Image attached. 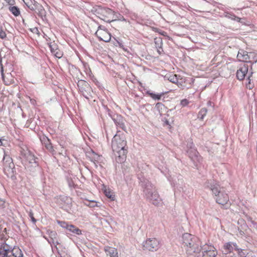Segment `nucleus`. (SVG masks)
I'll return each instance as SVG.
<instances>
[{
  "instance_id": "28",
  "label": "nucleus",
  "mask_w": 257,
  "mask_h": 257,
  "mask_svg": "<svg viewBox=\"0 0 257 257\" xmlns=\"http://www.w3.org/2000/svg\"><path fill=\"white\" fill-rule=\"evenodd\" d=\"M207 110L205 108H202L198 113V118L201 120H203L204 117L206 115Z\"/></svg>"
},
{
  "instance_id": "46",
  "label": "nucleus",
  "mask_w": 257,
  "mask_h": 257,
  "mask_svg": "<svg viewBox=\"0 0 257 257\" xmlns=\"http://www.w3.org/2000/svg\"><path fill=\"white\" fill-rule=\"evenodd\" d=\"M68 183L70 187H71L74 186V183L72 180H69V179H68Z\"/></svg>"
},
{
  "instance_id": "27",
  "label": "nucleus",
  "mask_w": 257,
  "mask_h": 257,
  "mask_svg": "<svg viewBox=\"0 0 257 257\" xmlns=\"http://www.w3.org/2000/svg\"><path fill=\"white\" fill-rule=\"evenodd\" d=\"M174 186L177 188H182V185L183 183V180L182 178L178 179L177 181L175 178L172 180Z\"/></svg>"
},
{
  "instance_id": "41",
  "label": "nucleus",
  "mask_w": 257,
  "mask_h": 257,
  "mask_svg": "<svg viewBox=\"0 0 257 257\" xmlns=\"http://www.w3.org/2000/svg\"><path fill=\"white\" fill-rule=\"evenodd\" d=\"M180 103L182 106H185L189 103V101L187 99H184L181 101Z\"/></svg>"
},
{
  "instance_id": "22",
  "label": "nucleus",
  "mask_w": 257,
  "mask_h": 257,
  "mask_svg": "<svg viewBox=\"0 0 257 257\" xmlns=\"http://www.w3.org/2000/svg\"><path fill=\"white\" fill-rule=\"evenodd\" d=\"M113 119L116 125L119 126L123 130L125 131V126L121 116L117 115L116 118H114Z\"/></svg>"
},
{
  "instance_id": "35",
  "label": "nucleus",
  "mask_w": 257,
  "mask_h": 257,
  "mask_svg": "<svg viewBox=\"0 0 257 257\" xmlns=\"http://www.w3.org/2000/svg\"><path fill=\"white\" fill-rule=\"evenodd\" d=\"M79 90L82 93L83 95L87 98L86 95L90 92V90H87L86 88H84V87H83V88H80Z\"/></svg>"
},
{
  "instance_id": "24",
  "label": "nucleus",
  "mask_w": 257,
  "mask_h": 257,
  "mask_svg": "<svg viewBox=\"0 0 257 257\" xmlns=\"http://www.w3.org/2000/svg\"><path fill=\"white\" fill-rule=\"evenodd\" d=\"M147 93L154 100H160L162 96L164 94V93H162L161 94H156L153 92H151L150 91H148Z\"/></svg>"
},
{
  "instance_id": "55",
  "label": "nucleus",
  "mask_w": 257,
  "mask_h": 257,
  "mask_svg": "<svg viewBox=\"0 0 257 257\" xmlns=\"http://www.w3.org/2000/svg\"><path fill=\"white\" fill-rule=\"evenodd\" d=\"M208 104L210 105H211V102L210 101H208Z\"/></svg>"
},
{
  "instance_id": "19",
  "label": "nucleus",
  "mask_w": 257,
  "mask_h": 257,
  "mask_svg": "<svg viewBox=\"0 0 257 257\" xmlns=\"http://www.w3.org/2000/svg\"><path fill=\"white\" fill-rule=\"evenodd\" d=\"M237 57L239 61L243 62H247L249 59L248 53L243 50H239Z\"/></svg>"
},
{
  "instance_id": "5",
  "label": "nucleus",
  "mask_w": 257,
  "mask_h": 257,
  "mask_svg": "<svg viewBox=\"0 0 257 257\" xmlns=\"http://www.w3.org/2000/svg\"><path fill=\"white\" fill-rule=\"evenodd\" d=\"M202 246L200 245V241L198 240L190 245L186 247L185 249L187 254L191 257H198V254L202 250Z\"/></svg>"
},
{
  "instance_id": "20",
  "label": "nucleus",
  "mask_w": 257,
  "mask_h": 257,
  "mask_svg": "<svg viewBox=\"0 0 257 257\" xmlns=\"http://www.w3.org/2000/svg\"><path fill=\"white\" fill-rule=\"evenodd\" d=\"M104 250L106 254L110 257H118V252L115 248L107 246L105 247Z\"/></svg>"
},
{
  "instance_id": "50",
  "label": "nucleus",
  "mask_w": 257,
  "mask_h": 257,
  "mask_svg": "<svg viewBox=\"0 0 257 257\" xmlns=\"http://www.w3.org/2000/svg\"><path fill=\"white\" fill-rule=\"evenodd\" d=\"M1 72H2V76L3 77H4V72H3L4 70H3V67H1Z\"/></svg>"
},
{
  "instance_id": "25",
  "label": "nucleus",
  "mask_w": 257,
  "mask_h": 257,
  "mask_svg": "<svg viewBox=\"0 0 257 257\" xmlns=\"http://www.w3.org/2000/svg\"><path fill=\"white\" fill-rule=\"evenodd\" d=\"M0 250H3L7 252H13V249H12V247L8 245L7 243L4 242L0 246Z\"/></svg>"
},
{
  "instance_id": "37",
  "label": "nucleus",
  "mask_w": 257,
  "mask_h": 257,
  "mask_svg": "<svg viewBox=\"0 0 257 257\" xmlns=\"http://www.w3.org/2000/svg\"><path fill=\"white\" fill-rule=\"evenodd\" d=\"M20 253H23V252L20 249L18 248V249H15V252H14V251L12 252V254L15 257H18V256L21 255Z\"/></svg>"
},
{
  "instance_id": "48",
  "label": "nucleus",
  "mask_w": 257,
  "mask_h": 257,
  "mask_svg": "<svg viewBox=\"0 0 257 257\" xmlns=\"http://www.w3.org/2000/svg\"><path fill=\"white\" fill-rule=\"evenodd\" d=\"M222 257H233V255H227V254H223Z\"/></svg>"
},
{
  "instance_id": "4",
  "label": "nucleus",
  "mask_w": 257,
  "mask_h": 257,
  "mask_svg": "<svg viewBox=\"0 0 257 257\" xmlns=\"http://www.w3.org/2000/svg\"><path fill=\"white\" fill-rule=\"evenodd\" d=\"M91 12L101 20L107 23H110L116 20L114 12L108 8L96 6L92 8Z\"/></svg>"
},
{
  "instance_id": "30",
  "label": "nucleus",
  "mask_w": 257,
  "mask_h": 257,
  "mask_svg": "<svg viewBox=\"0 0 257 257\" xmlns=\"http://www.w3.org/2000/svg\"><path fill=\"white\" fill-rule=\"evenodd\" d=\"M10 11L15 16H18L20 14L19 9L16 7H10Z\"/></svg>"
},
{
  "instance_id": "2",
  "label": "nucleus",
  "mask_w": 257,
  "mask_h": 257,
  "mask_svg": "<svg viewBox=\"0 0 257 257\" xmlns=\"http://www.w3.org/2000/svg\"><path fill=\"white\" fill-rule=\"evenodd\" d=\"M141 186L146 199L153 205H159L162 200L156 187L149 180L145 179L141 180Z\"/></svg>"
},
{
  "instance_id": "34",
  "label": "nucleus",
  "mask_w": 257,
  "mask_h": 257,
  "mask_svg": "<svg viewBox=\"0 0 257 257\" xmlns=\"http://www.w3.org/2000/svg\"><path fill=\"white\" fill-rule=\"evenodd\" d=\"M57 203H59L60 205L62 204L61 202H69V199L66 196H60L58 198H57Z\"/></svg>"
},
{
  "instance_id": "43",
  "label": "nucleus",
  "mask_w": 257,
  "mask_h": 257,
  "mask_svg": "<svg viewBox=\"0 0 257 257\" xmlns=\"http://www.w3.org/2000/svg\"><path fill=\"white\" fill-rule=\"evenodd\" d=\"M231 19L233 20L234 21L239 22L240 20V18L237 17L235 16L234 15H231L229 17Z\"/></svg>"
},
{
  "instance_id": "33",
  "label": "nucleus",
  "mask_w": 257,
  "mask_h": 257,
  "mask_svg": "<svg viewBox=\"0 0 257 257\" xmlns=\"http://www.w3.org/2000/svg\"><path fill=\"white\" fill-rule=\"evenodd\" d=\"M49 47L52 53L55 52V51L58 49V46L55 43H50L49 44Z\"/></svg>"
},
{
  "instance_id": "39",
  "label": "nucleus",
  "mask_w": 257,
  "mask_h": 257,
  "mask_svg": "<svg viewBox=\"0 0 257 257\" xmlns=\"http://www.w3.org/2000/svg\"><path fill=\"white\" fill-rule=\"evenodd\" d=\"M235 249L238 251V254L240 257H244V256H245V253L243 252L241 249L236 247Z\"/></svg>"
},
{
  "instance_id": "13",
  "label": "nucleus",
  "mask_w": 257,
  "mask_h": 257,
  "mask_svg": "<svg viewBox=\"0 0 257 257\" xmlns=\"http://www.w3.org/2000/svg\"><path fill=\"white\" fill-rule=\"evenodd\" d=\"M248 70V66L244 64L240 66L236 72V77L239 80H242L247 75Z\"/></svg>"
},
{
  "instance_id": "31",
  "label": "nucleus",
  "mask_w": 257,
  "mask_h": 257,
  "mask_svg": "<svg viewBox=\"0 0 257 257\" xmlns=\"http://www.w3.org/2000/svg\"><path fill=\"white\" fill-rule=\"evenodd\" d=\"M46 139L47 140V143L45 144L46 148L50 152H53L54 151V150L52 144L50 143L49 140L47 138H46Z\"/></svg>"
},
{
  "instance_id": "53",
  "label": "nucleus",
  "mask_w": 257,
  "mask_h": 257,
  "mask_svg": "<svg viewBox=\"0 0 257 257\" xmlns=\"http://www.w3.org/2000/svg\"><path fill=\"white\" fill-rule=\"evenodd\" d=\"M162 105V103H159V102L157 103L156 104V106H159V105Z\"/></svg>"
},
{
  "instance_id": "38",
  "label": "nucleus",
  "mask_w": 257,
  "mask_h": 257,
  "mask_svg": "<svg viewBox=\"0 0 257 257\" xmlns=\"http://www.w3.org/2000/svg\"><path fill=\"white\" fill-rule=\"evenodd\" d=\"M10 252L0 250V256L1 257H11L10 255H9Z\"/></svg>"
},
{
  "instance_id": "47",
  "label": "nucleus",
  "mask_w": 257,
  "mask_h": 257,
  "mask_svg": "<svg viewBox=\"0 0 257 257\" xmlns=\"http://www.w3.org/2000/svg\"><path fill=\"white\" fill-rule=\"evenodd\" d=\"M252 73L251 72V74H249V75L248 76V77H247V80H248V85H249L248 87H250L249 85H250V77L251 76Z\"/></svg>"
},
{
  "instance_id": "17",
  "label": "nucleus",
  "mask_w": 257,
  "mask_h": 257,
  "mask_svg": "<svg viewBox=\"0 0 257 257\" xmlns=\"http://www.w3.org/2000/svg\"><path fill=\"white\" fill-rule=\"evenodd\" d=\"M87 156L90 158V161L94 164L95 166L97 167V163L100 161L101 157L92 151L91 152L88 153Z\"/></svg>"
},
{
  "instance_id": "7",
  "label": "nucleus",
  "mask_w": 257,
  "mask_h": 257,
  "mask_svg": "<svg viewBox=\"0 0 257 257\" xmlns=\"http://www.w3.org/2000/svg\"><path fill=\"white\" fill-rule=\"evenodd\" d=\"M202 257H216L217 250L212 245L205 244L202 246Z\"/></svg>"
},
{
  "instance_id": "44",
  "label": "nucleus",
  "mask_w": 257,
  "mask_h": 257,
  "mask_svg": "<svg viewBox=\"0 0 257 257\" xmlns=\"http://www.w3.org/2000/svg\"><path fill=\"white\" fill-rule=\"evenodd\" d=\"M29 215L30 216V217L31 218L32 221L34 222V223H35L36 222V219L34 218V216H33V213L32 212H29Z\"/></svg>"
},
{
  "instance_id": "10",
  "label": "nucleus",
  "mask_w": 257,
  "mask_h": 257,
  "mask_svg": "<svg viewBox=\"0 0 257 257\" xmlns=\"http://www.w3.org/2000/svg\"><path fill=\"white\" fill-rule=\"evenodd\" d=\"M21 156L26 162H28L30 164H36L37 163L34 155L28 149H22Z\"/></svg>"
},
{
  "instance_id": "29",
  "label": "nucleus",
  "mask_w": 257,
  "mask_h": 257,
  "mask_svg": "<svg viewBox=\"0 0 257 257\" xmlns=\"http://www.w3.org/2000/svg\"><path fill=\"white\" fill-rule=\"evenodd\" d=\"M168 80L173 83H178L177 75L176 74H172L169 76H166Z\"/></svg>"
},
{
  "instance_id": "12",
  "label": "nucleus",
  "mask_w": 257,
  "mask_h": 257,
  "mask_svg": "<svg viewBox=\"0 0 257 257\" xmlns=\"http://www.w3.org/2000/svg\"><path fill=\"white\" fill-rule=\"evenodd\" d=\"M95 35L100 40L105 42H109L111 39L110 34L105 30H97L95 33Z\"/></svg>"
},
{
  "instance_id": "9",
  "label": "nucleus",
  "mask_w": 257,
  "mask_h": 257,
  "mask_svg": "<svg viewBox=\"0 0 257 257\" xmlns=\"http://www.w3.org/2000/svg\"><path fill=\"white\" fill-rule=\"evenodd\" d=\"M144 246L150 251H156L160 246V241L155 238H149L146 241Z\"/></svg>"
},
{
  "instance_id": "14",
  "label": "nucleus",
  "mask_w": 257,
  "mask_h": 257,
  "mask_svg": "<svg viewBox=\"0 0 257 257\" xmlns=\"http://www.w3.org/2000/svg\"><path fill=\"white\" fill-rule=\"evenodd\" d=\"M32 11H34L43 21L46 20V12L41 4L37 3Z\"/></svg>"
},
{
  "instance_id": "18",
  "label": "nucleus",
  "mask_w": 257,
  "mask_h": 257,
  "mask_svg": "<svg viewBox=\"0 0 257 257\" xmlns=\"http://www.w3.org/2000/svg\"><path fill=\"white\" fill-rule=\"evenodd\" d=\"M233 246L235 247V248L237 247L235 244H233L231 242L225 243L222 248V254L231 253L233 250Z\"/></svg>"
},
{
  "instance_id": "32",
  "label": "nucleus",
  "mask_w": 257,
  "mask_h": 257,
  "mask_svg": "<svg viewBox=\"0 0 257 257\" xmlns=\"http://www.w3.org/2000/svg\"><path fill=\"white\" fill-rule=\"evenodd\" d=\"M104 193L106 196H107L108 198L110 199L111 200H114V195L109 190H105L104 191Z\"/></svg>"
},
{
  "instance_id": "26",
  "label": "nucleus",
  "mask_w": 257,
  "mask_h": 257,
  "mask_svg": "<svg viewBox=\"0 0 257 257\" xmlns=\"http://www.w3.org/2000/svg\"><path fill=\"white\" fill-rule=\"evenodd\" d=\"M77 85L79 89L83 88V87H84V88H86L87 90H90L89 84L85 81L82 80L78 81Z\"/></svg>"
},
{
  "instance_id": "40",
  "label": "nucleus",
  "mask_w": 257,
  "mask_h": 257,
  "mask_svg": "<svg viewBox=\"0 0 257 257\" xmlns=\"http://www.w3.org/2000/svg\"><path fill=\"white\" fill-rule=\"evenodd\" d=\"M6 32L3 30L2 27H0V38L3 39L6 37Z\"/></svg>"
},
{
  "instance_id": "6",
  "label": "nucleus",
  "mask_w": 257,
  "mask_h": 257,
  "mask_svg": "<svg viewBox=\"0 0 257 257\" xmlns=\"http://www.w3.org/2000/svg\"><path fill=\"white\" fill-rule=\"evenodd\" d=\"M4 170L5 172L8 174H11L14 173V164L12 159L9 156L5 154L3 158Z\"/></svg>"
},
{
  "instance_id": "16",
  "label": "nucleus",
  "mask_w": 257,
  "mask_h": 257,
  "mask_svg": "<svg viewBox=\"0 0 257 257\" xmlns=\"http://www.w3.org/2000/svg\"><path fill=\"white\" fill-rule=\"evenodd\" d=\"M193 144L192 142L187 145V147L190 148L187 153L189 157L193 161H195V158L198 157V153L195 149L193 148Z\"/></svg>"
},
{
  "instance_id": "49",
  "label": "nucleus",
  "mask_w": 257,
  "mask_h": 257,
  "mask_svg": "<svg viewBox=\"0 0 257 257\" xmlns=\"http://www.w3.org/2000/svg\"><path fill=\"white\" fill-rule=\"evenodd\" d=\"M104 28V27L102 26H99L98 27V30H99V31H101L102 30H104L103 28Z\"/></svg>"
},
{
  "instance_id": "11",
  "label": "nucleus",
  "mask_w": 257,
  "mask_h": 257,
  "mask_svg": "<svg viewBox=\"0 0 257 257\" xmlns=\"http://www.w3.org/2000/svg\"><path fill=\"white\" fill-rule=\"evenodd\" d=\"M198 240V238L188 233L183 234L182 236L183 244L185 248Z\"/></svg>"
},
{
  "instance_id": "42",
  "label": "nucleus",
  "mask_w": 257,
  "mask_h": 257,
  "mask_svg": "<svg viewBox=\"0 0 257 257\" xmlns=\"http://www.w3.org/2000/svg\"><path fill=\"white\" fill-rule=\"evenodd\" d=\"M88 205L90 207H94L95 206H98L97 203L93 201L90 202Z\"/></svg>"
},
{
  "instance_id": "15",
  "label": "nucleus",
  "mask_w": 257,
  "mask_h": 257,
  "mask_svg": "<svg viewBox=\"0 0 257 257\" xmlns=\"http://www.w3.org/2000/svg\"><path fill=\"white\" fill-rule=\"evenodd\" d=\"M47 233L50 237V240H48L50 243L52 242L55 246L59 243L57 238V234L55 231L48 230Z\"/></svg>"
},
{
  "instance_id": "23",
  "label": "nucleus",
  "mask_w": 257,
  "mask_h": 257,
  "mask_svg": "<svg viewBox=\"0 0 257 257\" xmlns=\"http://www.w3.org/2000/svg\"><path fill=\"white\" fill-rule=\"evenodd\" d=\"M25 5L31 10H33L36 4L38 3L35 0H23Z\"/></svg>"
},
{
  "instance_id": "51",
  "label": "nucleus",
  "mask_w": 257,
  "mask_h": 257,
  "mask_svg": "<svg viewBox=\"0 0 257 257\" xmlns=\"http://www.w3.org/2000/svg\"><path fill=\"white\" fill-rule=\"evenodd\" d=\"M179 87H183V85L178 81V83H176Z\"/></svg>"
},
{
  "instance_id": "45",
  "label": "nucleus",
  "mask_w": 257,
  "mask_h": 257,
  "mask_svg": "<svg viewBox=\"0 0 257 257\" xmlns=\"http://www.w3.org/2000/svg\"><path fill=\"white\" fill-rule=\"evenodd\" d=\"M244 257H255L252 252H249L246 254Z\"/></svg>"
},
{
  "instance_id": "54",
  "label": "nucleus",
  "mask_w": 257,
  "mask_h": 257,
  "mask_svg": "<svg viewBox=\"0 0 257 257\" xmlns=\"http://www.w3.org/2000/svg\"><path fill=\"white\" fill-rule=\"evenodd\" d=\"M20 256H19L18 257H24V254L23 253H20Z\"/></svg>"
},
{
  "instance_id": "8",
  "label": "nucleus",
  "mask_w": 257,
  "mask_h": 257,
  "mask_svg": "<svg viewBox=\"0 0 257 257\" xmlns=\"http://www.w3.org/2000/svg\"><path fill=\"white\" fill-rule=\"evenodd\" d=\"M57 222L62 228L66 229L68 231L73 234L80 235L82 233L81 230L74 225L69 224L63 221L57 220Z\"/></svg>"
},
{
  "instance_id": "21",
  "label": "nucleus",
  "mask_w": 257,
  "mask_h": 257,
  "mask_svg": "<svg viewBox=\"0 0 257 257\" xmlns=\"http://www.w3.org/2000/svg\"><path fill=\"white\" fill-rule=\"evenodd\" d=\"M155 46L157 49V51L159 54H161L163 52L162 49V40L161 38H155L154 40Z\"/></svg>"
},
{
  "instance_id": "1",
  "label": "nucleus",
  "mask_w": 257,
  "mask_h": 257,
  "mask_svg": "<svg viewBox=\"0 0 257 257\" xmlns=\"http://www.w3.org/2000/svg\"><path fill=\"white\" fill-rule=\"evenodd\" d=\"M126 141L123 134H116L112 140L111 147L115 156L116 157V161L121 163L123 162L126 158L127 153Z\"/></svg>"
},
{
  "instance_id": "3",
  "label": "nucleus",
  "mask_w": 257,
  "mask_h": 257,
  "mask_svg": "<svg viewBox=\"0 0 257 257\" xmlns=\"http://www.w3.org/2000/svg\"><path fill=\"white\" fill-rule=\"evenodd\" d=\"M205 186L212 191L217 203L223 205L228 201V195L224 191L221 190L220 185L216 181H207L205 183Z\"/></svg>"
},
{
  "instance_id": "52",
  "label": "nucleus",
  "mask_w": 257,
  "mask_h": 257,
  "mask_svg": "<svg viewBox=\"0 0 257 257\" xmlns=\"http://www.w3.org/2000/svg\"><path fill=\"white\" fill-rule=\"evenodd\" d=\"M2 140H4V139H3L2 138H0V146L3 145Z\"/></svg>"
},
{
  "instance_id": "36",
  "label": "nucleus",
  "mask_w": 257,
  "mask_h": 257,
  "mask_svg": "<svg viewBox=\"0 0 257 257\" xmlns=\"http://www.w3.org/2000/svg\"><path fill=\"white\" fill-rule=\"evenodd\" d=\"M52 54H53L56 57L58 58H61L63 55L62 52L60 51L59 49L55 51V52L53 53Z\"/></svg>"
}]
</instances>
